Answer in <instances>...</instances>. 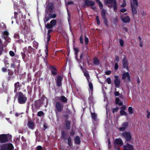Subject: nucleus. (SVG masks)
<instances>
[{
    "instance_id": "nucleus-1",
    "label": "nucleus",
    "mask_w": 150,
    "mask_h": 150,
    "mask_svg": "<svg viewBox=\"0 0 150 150\" xmlns=\"http://www.w3.org/2000/svg\"><path fill=\"white\" fill-rule=\"evenodd\" d=\"M130 5L132 14L133 15L136 14L137 13V9L138 6L137 0H131Z\"/></svg>"
},
{
    "instance_id": "nucleus-2",
    "label": "nucleus",
    "mask_w": 150,
    "mask_h": 150,
    "mask_svg": "<svg viewBox=\"0 0 150 150\" xmlns=\"http://www.w3.org/2000/svg\"><path fill=\"white\" fill-rule=\"evenodd\" d=\"M18 94V103L20 104L24 103L27 99L26 97L21 92H19Z\"/></svg>"
},
{
    "instance_id": "nucleus-3",
    "label": "nucleus",
    "mask_w": 150,
    "mask_h": 150,
    "mask_svg": "<svg viewBox=\"0 0 150 150\" xmlns=\"http://www.w3.org/2000/svg\"><path fill=\"white\" fill-rule=\"evenodd\" d=\"M106 3L108 4V6L109 7H113L114 10H116L117 8V4L116 0H107Z\"/></svg>"
},
{
    "instance_id": "nucleus-4",
    "label": "nucleus",
    "mask_w": 150,
    "mask_h": 150,
    "mask_svg": "<svg viewBox=\"0 0 150 150\" xmlns=\"http://www.w3.org/2000/svg\"><path fill=\"white\" fill-rule=\"evenodd\" d=\"M0 150H13V147L11 144H4L1 147Z\"/></svg>"
},
{
    "instance_id": "nucleus-5",
    "label": "nucleus",
    "mask_w": 150,
    "mask_h": 150,
    "mask_svg": "<svg viewBox=\"0 0 150 150\" xmlns=\"http://www.w3.org/2000/svg\"><path fill=\"white\" fill-rule=\"evenodd\" d=\"M122 136L127 141H129L131 140L132 135L131 133L129 132H126L123 133L122 134Z\"/></svg>"
},
{
    "instance_id": "nucleus-6",
    "label": "nucleus",
    "mask_w": 150,
    "mask_h": 150,
    "mask_svg": "<svg viewBox=\"0 0 150 150\" xmlns=\"http://www.w3.org/2000/svg\"><path fill=\"white\" fill-rule=\"evenodd\" d=\"M122 79L128 82L130 81V76L128 72H125L122 73Z\"/></svg>"
},
{
    "instance_id": "nucleus-7",
    "label": "nucleus",
    "mask_w": 150,
    "mask_h": 150,
    "mask_svg": "<svg viewBox=\"0 0 150 150\" xmlns=\"http://www.w3.org/2000/svg\"><path fill=\"white\" fill-rule=\"evenodd\" d=\"M8 135L6 134H1L0 135V143H3L6 142L8 139Z\"/></svg>"
},
{
    "instance_id": "nucleus-8",
    "label": "nucleus",
    "mask_w": 150,
    "mask_h": 150,
    "mask_svg": "<svg viewBox=\"0 0 150 150\" xmlns=\"http://www.w3.org/2000/svg\"><path fill=\"white\" fill-rule=\"evenodd\" d=\"M115 79L114 80V83L117 87H119L120 85V79L119 78L118 76L115 75L114 76Z\"/></svg>"
},
{
    "instance_id": "nucleus-9",
    "label": "nucleus",
    "mask_w": 150,
    "mask_h": 150,
    "mask_svg": "<svg viewBox=\"0 0 150 150\" xmlns=\"http://www.w3.org/2000/svg\"><path fill=\"white\" fill-rule=\"evenodd\" d=\"M123 150H134V146L132 145L127 144L123 146Z\"/></svg>"
},
{
    "instance_id": "nucleus-10",
    "label": "nucleus",
    "mask_w": 150,
    "mask_h": 150,
    "mask_svg": "<svg viewBox=\"0 0 150 150\" xmlns=\"http://www.w3.org/2000/svg\"><path fill=\"white\" fill-rule=\"evenodd\" d=\"M126 109V108L125 106H123L121 107L120 111V114L121 115L126 116L127 115V113L125 110Z\"/></svg>"
},
{
    "instance_id": "nucleus-11",
    "label": "nucleus",
    "mask_w": 150,
    "mask_h": 150,
    "mask_svg": "<svg viewBox=\"0 0 150 150\" xmlns=\"http://www.w3.org/2000/svg\"><path fill=\"white\" fill-rule=\"evenodd\" d=\"M114 144L115 145L117 144L120 146H122L123 145V142L121 139H117L115 140Z\"/></svg>"
},
{
    "instance_id": "nucleus-12",
    "label": "nucleus",
    "mask_w": 150,
    "mask_h": 150,
    "mask_svg": "<svg viewBox=\"0 0 150 150\" xmlns=\"http://www.w3.org/2000/svg\"><path fill=\"white\" fill-rule=\"evenodd\" d=\"M121 18L122 21L125 23H128L130 21V18L128 16L121 17Z\"/></svg>"
},
{
    "instance_id": "nucleus-13",
    "label": "nucleus",
    "mask_w": 150,
    "mask_h": 150,
    "mask_svg": "<svg viewBox=\"0 0 150 150\" xmlns=\"http://www.w3.org/2000/svg\"><path fill=\"white\" fill-rule=\"evenodd\" d=\"M128 126V123L127 122H125L122 125L121 127L119 128V130L120 131H123Z\"/></svg>"
},
{
    "instance_id": "nucleus-14",
    "label": "nucleus",
    "mask_w": 150,
    "mask_h": 150,
    "mask_svg": "<svg viewBox=\"0 0 150 150\" xmlns=\"http://www.w3.org/2000/svg\"><path fill=\"white\" fill-rule=\"evenodd\" d=\"M56 106L58 111L61 112V111L63 107L59 103L57 102L56 103Z\"/></svg>"
},
{
    "instance_id": "nucleus-15",
    "label": "nucleus",
    "mask_w": 150,
    "mask_h": 150,
    "mask_svg": "<svg viewBox=\"0 0 150 150\" xmlns=\"http://www.w3.org/2000/svg\"><path fill=\"white\" fill-rule=\"evenodd\" d=\"M28 127L32 129H33L34 127V124L33 122L30 121L28 122L27 124Z\"/></svg>"
},
{
    "instance_id": "nucleus-16",
    "label": "nucleus",
    "mask_w": 150,
    "mask_h": 150,
    "mask_svg": "<svg viewBox=\"0 0 150 150\" xmlns=\"http://www.w3.org/2000/svg\"><path fill=\"white\" fill-rule=\"evenodd\" d=\"M15 87L14 92L16 93L17 91L20 89L19 83L18 82H17L15 84Z\"/></svg>"
},
{
    "instance_id": "nucleus-17",
    "label": "nucleus",
    "mask_w": 150,
    "mask_h": 150,
    "mask_svg": "<svg viewBox=\"0 0 150 150\" xmlns=\"http://www.w3.org/2000/svg\"><path fill=\"white\" fill-rule=\"evenodd\" d=\"M85 4L88 6H93L94 5L95 3L93 1L86 0L85 1Z\"/></svg>"
},
{
    "instance_id": "nucleus-18",
    "label": "nucleus",
    "mask_w": 150,
    "mask_h": 150,
    "mask_svg": "<svg viewBox=\"0 0 150 150\" xmlns=\"http://www.w3.org/2000/svg\"><path fill=\"white\" fill-rule=\"evenodd\" d=\"M62 77L61 76H58L57 77V83L58 86H60L61 85V81L62 79Z\"/></svg>"
},
{
    "instance_id": "nucleus-19",
    "label": "nucleus",
    "mask_w": 150,
    "mask_h": 150,
    "mask_svg": "<svg viewBox=\"0 0 150 150\" xmlns=\"http://www.w3.org/2000/svg\"><path fill=\"white\" fill-rule=\"evenodd\" d=\"M4 51L3 45L1 40L0 39V55L2 54Z\"/></svg>"
},
{
    "instance_id": "nucleus-20",
    "label": "nucleus",
    "mask_w": 150,
    "mask_h": 150,
    "mask_svg": "<svg viewBox=\"0 0 150 150\" xmlns=\"http://www.w3.org/2000/svg\"><path fill=\"white\" fill-rule=\"evenodd\" d=\"M115 102L116 104H118L119 105H122V102L120 101L119 98H117L115 99Z\"/></svg>"
},
{
    "instance_id": "nucleus-21",
    "label": "nucleus",
    "mask_w": 150,
    "mask_h": 150,
    "mask_svg": "<svg viewBox=\"0 0 150 150\" xmlns=\"http://www.w3.org/2000/svg\"><path fill=\"white\" fill-rule=\"evenodd\" d=\"M123 64L124 68H126L127 69H128L127 67L128 63L127 62L125 59H123Z\"/></svg>"
},
{
    "instance_id": "nucleus-22",
    "label": "nucleus",
    "mask_w": 150,
    "mask_h": 150,
    "mask_svg": "<svg viewBox=\"0 0 150 150\" xmlns=\"http://www.w3.org/2000/svg\"><path fill=\"white\" fill-rule=\"evenodd\" d=\"M88 82V85L89 87V91H91V92H92L93 90V84L91 82Z\"/></svg>"
},
{
    "instance_id": "nucleus-23",
    "label": "nucleus",
    "mask_w": 150,
    "mask_h": 150,
    "mask_svg": "<svg viewBox=\"0 0 150 150\" xmlns=\"http://www.w3.org/2000/svg\"><path fill=\"white\" fill-rule=\"evenodd\" d=\"M51 71L52 74L54 75L56 74V69L55 68L52 67L51 68Z\"/></svg>"
},
{
    "instance_id": "nucleus-24",
    "label": "nucleus",
    "mask_w": 150,
    "mask_h": 150,
    "mask_svg": "<svg viewBox=\"0 0 150 150\" xmlns=\"http://www.w3.org/2000/svg\"><path fill=\"white\" fill-rule=\"evenodd\" d=\"M75 143L77 144H79L80 143V138L78 137H76L75 139Z\"/></svg>"
},
{
    "instance_id": "nucleus-25",
    "label": "nucleus",
    "mask_w": 150,
    "mask_h": 150,
    "mask_svg": "<svg viewBox=\"0 0 150 150\" xmlns=\"http://www.w3.org/2000/svg\"><path fill=\"white\" fill-rule=\"evenodd\" d=\"M96 2L98 4L99 6L100 9H102L103 8V4L102 3L99 1V0H96Z\"/></svg>"
},
{
    "instance_id": "nucleus-26",
    "label": "nucleus",
    "mask_w": 150,
    "mask_h": 150,
    "mask_svg": "<svg viewBox=\"0 0 150 150\" xmlns=\"http://www.w3.org/2000/svg\"><path fill=\"white\" fill-rule=\"evenodd\" d=\"M61 99L62 101L64 102H66L67 101V98L64 96H61Z\"/></svg>"
},
{
    "instance_id": "nucleus-27",
    "label": "nucleus",
    "mask_w": 150,
    "mask_h": 150,
    "mask_svg": "<svg viewBox=\"0 0 150 150\" xmlns=\"http://www.w3.org/2000/svg\"><path fill=\"white\" fill-rule=\"evenodd\" d=\"M101 15L103 18L105 17V11L104 10H102L101 12Z\"/></svg>"
},
{
    "instance_id": "nucleus-28",
    "label": "nucleus",
    "mask_w": 150,
    "mask_h": 150,
    "mask_svg": "<svg viewBox=\"0 0 150 150\" xmlns=\"http://www.w3.org/2000/svg\"><path fill=\"white\" fill-rule=\"evenodd\" d=\"M84 76L86 77L87 81L89 82V78L88 74L86 72H84Z\"/></svg>"
},
{
    "instance_id": "nucleus-29",
    "label": "nucleus",
    "mask_w": 150,
    "mask_h": 150,
    "mask_svg": "<svg viewBox=\"0 0 150 150\" xmlns=\"http://www.w3.org/2000/svg\"><path fill=\"white\" fill-rule=\"evenodd\" d=\"M50 23L52 25V26H54L56 25V22L55 20H53L51 21Z\"/></svg>"
},
{
    "instance_id": "nucleus-30",
    "label": "nucleus",
    "mask_w": 150,
    "mask_h": 150,
    "mask_svg": "<svg viewBox=\"0 0 150 150\" xmlns=\"http://www.w3.org/2000/svg\"><path fill=\"white\" fill-rule=\"evenodd\" d=\"M127 4L125 0H124L123 1L122 4L120 5L122 7H125Z\"/></svg>"
},
{
    "instance_id": "nucleus-31",
    "label": "nucleus",
    "mask_w": 150,
    "mask_h": 150,
    "mask_svg": "<svg viewBox=\"0 0 150 150\" xmlns=\"http://www.w3.org/2000/svg\"><path fill=\"white\" fill-rule=\"evenodd\" d=\"M128 110L130 114H132L133 113V110L132 108L131 107H129L128 108Z\"/></svg>"
},
{
    "instance_id": "nucleus-32",
    "label": "nucleus",
    "mask_w": 150,
    "mask_h": 150,
    "mask_svg": "<svg viewBox=\"0 0 150 150\" xmlns=\"http://www.w3.org/2000/svg\"><path fill=\"white\" fill-rule=\"evenodd\" d=\"M46 27L48 29L51 28L53 26L50 23V24H48L46 25Z\"/></svg>"
},
{
    "instance_id": "nucleus-33",
    "label": "nucleus",
    "mask_w": 150,
    "mask_h": 150,
    "mask_svg": "<svg viewBox=\"0 0 150 150\" xmlns=\"http://www.w3.org/2000/svg\"><path fill=\"white\" fill-rule=\"evenodd\" d=\"M74 49L75 51V54L76 56V58L77 57V54L79 52V50L78 49L76 48L75 47H74Z\"/></svg>"
},
{
    "instance_id": "nucleus-34",
    "label": "nucleus",
    "mask_w": 150,
    "mask_h": 150,
    "mask_svg": "<svg viewBox=\"0 0 150 150\" xmlns=\"http://www.w3.org/2000/svg\"><path fill=\"white\" fill-rule=\"evenodd\" d=\"M91 116L92 118L95 120L96 118V115L95 113H91Z\"/></svg>"
},
{
    "instance_id": "nucleus-35",
    "label": "nucleus",
    "mask_w": 150,
    "mask_h": 150,
    "mask_svg": "<svg viewBox=\"0 0 150 150\" xmlns=\"http://www.w3.org/2000/svg\"><path fill=\"white\" fill-rule=\"evenodd\" d=\"M94 63L96 64H98L99 63V61L97 59H94Z\"/></svg>"
},
{
    "instance_id": "nucleus-36",
    "label": "nucleus",
    "mask_w": 150,
    "mask_h": 150,
    "mask_svg": "<svg viewBox=\"0 0 150 150\" xmlns=\"http://www.w3.org/2000/svg\"><path fill=\"white\" fill-rule=\"evenodd\" d=\"M106 82L109 84H110L111 83V79L110 78H108L106 79Z\"/></svg>"
},
{
    "instance_id": "nucleus-37",
    "label": "nucleus",
    "mask_w": 150,
    "mask_h": 150,
    "mask_svg": "<svg viewBox=\"0 0 150 150\" xmlns=\"http://www.w3.org/2000/svg\"><path fill=\"white\" fill-rule=\"evenodd\" d=\"M49 16L51 18H54L56 17V15L55 14H50Z\"/></svg>"
},
{
    "instance_id": "nucleus-38",
    "label": "nucleus",
    "mask_w": 150,
    "mask_h": 150,
    "mask_svg": "<svg viewBox=\"0 0 150 150\" xmlns=\"http://www.w3.org/2000/svg\"><path fill=\"white\" fill-rule=\"evenodd\" d=\"M9 53L11 57H13L15 55L14 53L12 51H10Z\"/></svg>"
},
{
    "instance_id": "nucleus-39",
    "label": "nucleus",
    "mask_w": 150,
    "mask_h": 150,
    "mask_svg": "<svg viewBox=\"0 0 150 150\" xmlns=\"http://www.w3.org/2000/svg\"><path fill=\"white\" fill-rule=\"evenodd\" d=\"M50 19V18L48 17H45L44 19V21L45 23H47Z\"/></svg>"
},
{
    "instance_id": "nucleus-40",
    "label": "nucleus",
    "mask_w": 150,
    "mask_h": 150,
    "mask_svg": "<svg viewBox=\"0 0 150 150\" xmlns=\"http://www.w3.org/2000/svg\"><path fill=\"white\" fill-rule=\"evenodd\" d=\"M43 112L42 111H40L38 113V115L39 116H41L43 115Z\"/></svg>"
},
{
    "instance_id": "nucleus-41",
    "label": "nucleus",
    "mask_w": 150,
    "mask_h": 150,
    "mask_svg": "<svg viewBox=\"0 0 150 150\" xmlns=\"http://www.w3.org/2000/svg\"><path fill=\"white\" fill-rule=\"evenodd\" d=\"M119 42L120 45L122 46H123L124 45V42L122 40H120Z\"/></svg>"
},
{
    "instance_id": "nucleus-42",
    "label": "nucleus",
    "mask_w": 150,
    "mask_h": 150,
    "mask_svg": "<svg viewBox=\"0 0 150 150\" xmlns=\"http://www.w3.org/2000/svg\"><path fill=\"white\" fill-rule=\"evenodd\" d=\"M127 11V9L125 8H123L120 9V11L121 12L124 13Z\"/></svg>"
},
{
    "instance_id": "nucleus-43",
    "label": "nucleus",
    "mask_w": 150,
    "mask_h": 150,
    "mask_svg": "<svg viewBox=\"0 0 150 150\" xmlns=\"http://www.w3.org/2000/svg\"><path fill=\"white\" fill-rule=\"evenodd\" d=\"M103 18V19L104 23H105V24H106V25H107V19L105 17Z\"/></svg>"
},
{
    "instance_id": "nucleus-44",
    "label": "nucleus",
    "mask_w": 150,
    "mask_h": 150,
    "mask_svg": "<svg viewBox=\"0 0 150 150\" xmlns=\"http://www.w3.org/2000/svg\"><path fill=\"white\" fill-rule=\"evenodd\" d=\"M146 112L147 114V118H149V116H150V112L148 110H147Z\"/></svg>"
},
{
    "instance_id": "nucleus-45",
    "label": "nucleus",
    "mask_w": 150,
    "mask_h": 150,
    "mask_svg": "<svg viewBox=\"0 0 150 150\" xmlns=\"http://www.w3.org/2000/svg\"><path fill=\"white\" fill-rule=\"evenodd\" d=\"M111 71L110 70L107 71L105 72V74L106 75H108L111 73Z\"/></svg>"
},
{
    "instance_id": "nucleus-46",
    "label": "nucleus",
    "mask_w": 150,
    "mask_h": 150,
    "mask_svg": "<svg viewBox=\"0 0 150 150\" xmlns=\"http://www.w3.org/2000/svg\"><path fill=\"white\" fill-rule=\"evenodd\" d=\"M96 19L97 21V23L98 25H99L100 24V21L99 20V17L98 16H97L96 17Z\"/></svg>"
},
{
    "instance_id": "nucleus-47",
    "label": "nucleus",
    "mask_w": 150,
    "mask_h": 150,
    "mask_svg": "<svg viewBox=\"0 0 150 150\" xmlns=\"http://www.w3.org/2000/svg\"><path fill=\"white\" fill-rule=\"evenodd\" d=\"M118 110V108H114L113 109V112L114 113L115 112H117Z\"/></svg>"
},
{
    "instance_id": "nucleus-48",
    "label": "nucleus",
    "mask_w": 150,
    "mask_h": 150,
    "mask_svg": "<svg viewBox=\"0 0 150 150\" xmlns=\"http://www.w3.org/2000/svg\"><path fill=\"white\" fill-rule=\"evenodd\" d=\"M42 147L41 146H39L37 147V150H42Z\"/></svg>"
},
{
    "instance_id": "nucleus-49",
    "label": "nucleus",
    "mask_w": 150,
    "mask_h": 150,
    "mask_svg": "<svg viewBox=\"0 0 150 150\" xmlns=\"http://www.w3.org/2000/svg\"><path fill=\"white\" fill-rule=\"evenodd\" d=\"M71 139L70 137H69L68 139V144L69 146L71 144Z\"/></svg>"
},
{
    "instance_id": "nucleus-50",
    "label": "nucleus",
    "mask_w": 150,
    "mask_h": 150,
    "mask_svg": "<svg viewBox=\"0 0 150 150\" xmlns=\"http://www.w3.org/2000/svg\"><path fill=\"white\" fill-rule=\"evenodd\" d=\"M85 42L86 44H87L88 42V39L86 37H85Z\"/></svg>"
},
{
    "instance_id": "nucleus-51",
    "label": "nucleus",
    "mask_w": 150,
    "mask_h": 150,
    "mask_svg": "<svg viewBox=\"0 0 150 150\" xmlns=\"http://www.w3.org/2000/svg\"><path fill=\"white\" fill-rule=\"evenodd\" d=\"M116 70L118 68V65L117 64V63H116L115 64V66H114Z\"/></svg>"
},
{
    "instance_id": "nucleus-52",
    "label": "nucleus",
    "mask_w": 150,
    "mask_h": 150,
    "mask_svg": "<svg viewBox=\"0 0 150 150\" xmlns=\"http://www.w3.org/2000/svg\"><path fill=\"white\" fill-rule=\"evenodd\" d=\"M119 58L118 57H116L115 58V61L118 62L119 61Z\"/></svg>"
},
{
    "instance_id": "nucleus-53",
    "label": "nucleus",
    "mask_w": 150,
    "mask_h": 150,
    "mask_svg": "<svg viewBox=\"0 0 150 150\" xmlns=\"http://www.w3.org/2000/svg\"><path fill=\"white\" fill-rule=\"evenodd\" d=\"M50 36L48 35V37L47 38V41L48 42L50 40Z\"/></svg>"
},
{
    "instance_id": "nucleus-54",
    "label": "nucleus",
    "mask_w": 150,
    "mask_h": 150,
    "mask_svg": "<svg viewBox=\"0 0 150 150\" xmlns=\"http://www.w3.org/2000/svg\"><path fill=\"white\" fill-rule=\"evenodd\" d=\"M80 41L81 43H82L83 42V39L81 36L80 38Z\"/></svg>"
},
{
    "instance_id": "nucleus-55",
    "label": "nucleus",
    "mask_w": 150,
    "mask_h": 150,
    "mask_svg": "<svg viewBox=\"0 0 150 150\" xmlns=\"http://www.w3.org/2000/svg\"><path fill=\"white\" fill-rule=\"evenodd\" d=\"M119 93L117 91H116L115 93V96H118L119 95Z\"/></svg>"
},
{
    "instance_id": "nucleus-56",
    "label": "nucleus",
    "mask_w": 150,
    "mask_h": 150,
    "mask_svg": "<svg viewBox=\"0 0 150 150\" xmlns=\"http://www.w3.org/2000/svg\"><path fill=\"white\" fill-rule=\"evenodd\" d=\"M4 34L5 35L7 36L8 35V32H7L6 31H5L4 32Z\"/></svg>"
},
{
    "instance_id": "nucleus-57",
    "label": "nucleus",
    "mask_w": 150,
    "mask_h": 150,
    "mask_svg": "<svg viewBox=\"0 0 150 150\" xmlns=\"http://www.w3.org/2000/svg\"><path fill=\"white\" fill-rule=\"evenodd\" d=\"M139 45H140V46L141 47H142L143 46V43L142 42V41H140V42Z\"/></svg>"
},
{
    "instance_id": "nucleus-58",
    "label": "nucleus",
    "mask_w": 150,
    "mask_h": 150,
    "mask_svg": "<svg viewBox=\"0 0 150 150\" xmlns=\"http://www.w3.org/2000/svg\"><path fill=\"white\" fill-rule=\"evenodd\" d=\"M6 68H3L2 69V70L3 72H4L6 71Z\"/></svg>"
},
{
    "instance_id": "nucleus-59",
    "label": "nucleus",
    "mask_w": 150,
    "mask_h": 150,
    "mask_svg": "<svg viewBox=\"0 0 150 150\" xmlns=\"http://www.w3.org/2000/svg\"><path fill=\"white\" fill-rule=\"evenodd\" d=\"M70 125V123L69 122H67V123L66 126L67 128H68L69 127Z\"/></svg>"
},
{
    "instance_id": "nucleus-60",
    "label": "nucleus",
    "mask_w": 150,
    "mask_h": 150,
    "mask_svg": "<svg viewBox=\"0 0 150 150\" xmlns=\"http://www.w3.org/2000/svg\"><path fill=\"white\" fill-rule=\"evenodd\" d=\"M73 4V2L71 1H69V2H68L67 4L66 5H69V4Z\"/></svg>"
},
{
    "instance_id": "nucleus-61",
    "label": "nucleus",
    "mask_w": 150,
    "mask_h": 150,
    "mask_svg": "<svg viewBox=\"0 0 150 150\" xmlns=\"http://www.w3.org/2000/svg\"><path fill=\"white\" fill-rule=\"evenodd\" d=\"M45 53L46 55H47L48 54V49L47 47L46 48V49L45 50Z\"/></svg>"
},
{
    "instance_id": "nucleus-62",
    "label": "nucleus",
    "mask_w": 150,
    "mask_h": 150,
    "mask_svg": "<svg viewBox=\"0 0 150 150\" xmlns=\"http://www.w3.org/2000/svg\"><path fill=\"white\" fill-rule=\"evenodd\" d=\"M51 31H52V30H48V34H47L48 35H50L49 34L51 32Z\"/></svg>"
},
{
    "instance_id": "nucleus-63",
    "label": "nucleus",
    "mask_w": 150,
    "mask_h": 150,
    "mask_svg": "<svg viewBox=\"0 0 150 150\" xmlns=\"http://www.w3.org/2000/svg\"><path fill=\"white\" fill-rule=\"evenodd\" d=\"M14 36L15 38H18L19 37L18 35L17 34H15Z\"/></svg>"
},
{
    "instance_id": "nucleus-64",
    "label": "nucleus",
    "mask_w": 150,
    "mask_h": 150,
    "mask_svg": "<svg viewBox=\"0 0 150 150\" xmlns=\"http://www.w3.org/2000/svg\"><path fill=\"white\" fill-rule=\"evenodd\" d=\"M83 55H84L83 54H81V55L80 56V58L81 59L82 58V57H83Z\"/></svg>"
}]
</instances>
